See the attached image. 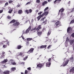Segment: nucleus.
<instances>
[{
  "label": "nucleus",
  "mask_w": 74,
  "mask_h": 74,
  "mask_svg": "<svg viewBox=\"0 0 74 74\" xmlns=\"http://www.w3.org/2000/svg\"><path fill=\"white\" fill-rule=\"evenodd\" d=\"M28 56H26L24 58V60H26L27 59Z\"/></svg>",
  "instance_id": "obj_40"
},
{
  "label": "nucleus",
  "mask_w": 74,
  "mask_h": 74,
  "mask_svg": "<svg viewBox=\"0 0 74 74\" xmlns=\"http://www.w3.org/2000/svg\"><path fill=\"white\" fill-rule=\"evenodd\" d=\"M51 47V45L47 47L48 49H49V48H50Z\"/></svg>",
  "instance_id": "obj_55"
},
{
  "label": "nucleus",
  "mask_w": 74,
  "mask_h": 74,
  "mask_svg": "<svg viewBox=\"0 0 74 74\" xmlns=\"http://www.w3.org/2000/svg\"><path fill=\"white\" fill-rule=\"evenodd\" d=\"M13 62V60H10L8 62V64L9 65H11L12 64V62Z\"/></svg>",
  "instance_id": "obj_12"
},
{
  "label": "nucleus",
  "mask_w": 74,
  "mask_h": 74,
  "mask_svg": "<svg viewBox=\"0 0 74 74\" xmlns=\"http://www.w3.org/2000/svg\"><path fill=\"white\" fill-rule=\"evenodd\" d=\"M6 47V45H3V48H5Z\"/></svg>",
  "instance_id": "obj_46"
},
{
  "label": "nucleus",
  "mask_w": 74,
  "mask_h": 74,
  "mask_svg": "<svg viewBox=\"0 0 74 74\" xmlns=\"http://www.w3.org/2000/svg\"><path fill=\"white\" fill-rule=\"evenodd\" d=\"M28 73L27 71V70H25V74H27Z\"/></svg>",
  "instance_id": "obj_47"
},
{
  "label": "nucleus",
  "mask_w": 74,
  "mask_h": 74,
  "mask_svg": "<svg viewBox=\"0 0 74 74\" xmlns=\"http://www.w3.org/2000/svg\"><path fill=\"white\" fill-rule=\"evenodd\" d=\"M43 48H46V47H47V45H43Z\"/></svg>",
  "instance_id": "obj_56"
},
{
  "label": "nucleus",
  "mask_w": 74,
  "mask_h": 74,
  "mask_svg": "<svg viewBox=\"0 0 74 74\" xmlns=\"http://www.w3.org/2000/svg\"><path fill=\"white\" fill-rule=\"evenodd\" d=\"M18 13L19 14H21L22 13V10H20L18 11Z\"/></svg>",
  "instance_id": "obj_27"
},
{
  "label": "nucleus",
  "mask_w": 74,
  "mask_h": 74,
  "mask_svg": "<svg viewBox=\"0 0 74 74\" xmlns=\"http://www.w3.org/2000/svg\"><path fill=\"white\" fill-rule=\"evenodd\" d=\"M35 12L36 13H37V12H38V10H36V11Z\"/></svg>",
  "instance_id": "obj_62"
},
{
  "label": "nucleus",
  "mask_w": 74,
  "mask_h": 74,
  "mask_svg": "<svg viewBox=\"0 0 74 74\" xmlns=\"http://www.w3.org/2000/svg\"><path fill=\"white\" fill-rule=\"evenodd\" d=\"M8 62V60L7 59H4L3 61L1 62V63L2 64H5V63H6L7 62Z\"/></svg>",
  "instance_id": "obj_10"
},
{
  "label": "nucleus",
  "mask_w": 74,
  "mask_h": 74,
  "mask_svg": "<svg viewBox=\"0 0 74 74\" xmlns=\"http://www.w3.org/2000/svg\"><path fill=\"white\" fill-rule=\"evenodd\" d=\"M25 12L27 14H28L29 13V10H25Z\"/></svg>",
  "instance_id": "obj_37"
},
{
  "label": "nucleus",
  "mask_w": 74,
  "mask_h": 74,
  "mask_svg": "<svg viewBox=\"0 0 74 74\" xmlns=\"http://www.w3.org/2000/svg\"><path fill=\"white\" fill-rule=\"evenodd\" d=\"M71 30H72L71 28L70 27H69L68 28V29L67 30V32L68 33H69V32L70 33V32H71Z\"/></svg>",
  "instance_id": "obj_13"
},
{
  "label": "nucleus",
  "mask_w": 74,
  "mask_h": 74,
  "mask_svg": "<svg viewBox=\"0 0 74 74\" xmlns=\"http://www.w3.org/2000/svg\"><path fill=\"white\" fill-rule=\"evenodd\" d=\"M30 3H31V2H29L28 3H27L26 4V5H29V4H30Z\"/></svg>",
  "instance_id": "obj_50"
},
{
  "label": "nucleus",
  "mask_w": 74,
  "mask_h": 74,
  "mask_svg": "<svg viewBox=\"0 0 74 74\" xmlns=\"http://www.w3.org/2000/svg\"><path fill=\"white\" fill-rule=\"evenodd\" d=\"M43 66V64H39L37 65V68H38L39 70H40Z\"/></svg>",
  "instance_id": "obj_3"
},
{
  "label": "nucleus",
  "mask_w": 74,
  "mask_h": 74,
  "mask_svg": "<svg viewBox=\"0 0 74 74\" xmlns=\"http://www.w3.org/2000/svg\"><path fill=\"white\" fill-rule=\"evenodd\" d=\"M45 16V15L44 14H43L41 15H40L39 16H38L37 17V19L38 21H39V20H40V18H41V17H42V16Z\"/></svg>",
  "instance_id": "obj_9"
},
{
  "label": "nucleus",
  "mask_w": 74,
  "mask_h": 74,
  "mask_svg": "<svg viewBox=\"0 0 74 74\" xmlns=\"http://www.w3.org/2000/svg\"><path fill=\"white\" fill-rule=\"evenodd\" d=\"M8 5V2H6L5 4V5Z\"/></svg>",
  "instance_id": "obj_61"
},
{
  "label": "nucleus",
  "mask_w": 74,
  "mask_h": 74,
  "mask_svg": "<svg viewBox=\"0 0 74 74\" xmlns=\"http://www.w3.org/2000/svg\"><path fill=\"white\" fill-rule=\"evenodd\" d=\"M3 12V10H0V14H1V13H2Z\"/></svg>",
  "instance_id": "obj_48"
},
{
  "label": "nucleus",
  "mask_w": 74,
  "mask_h": 74,
  "mask_svg": "<svg viewBox=\"0 0 74 74\" xmlns=\"http://www.w3.org/2000/svg\"><path fill=\"white\" fill-rule=\"evenodd\" d=\"M15 22V20H13L10 22V23H14V22Z\"/></svg>",
  "instance_id": "obj_34"
},
{
  "label": "nucleus",
  "mask_w": 74,
  "mask_h": 74,
  "mask_svg": "<svg viewBox=\"0 0 74 74\" xmlns=\"http://www.w3.org/2000/svg\"><path fill=\"white\" fill-rule=\"evenodd\" d=\"M27 69L28 70H29V71H31V68L30 67L27 68Z\"/></svg>",
  "instance_id": "obj_42"
},
{
  "label": "nucleus",
  "mask_w": 74,
  "mask_h": 74,
  "mask_svg": "<svg viewBox=\"0 0 74 74\" xmlns=\"http://www.w3.org/2000/svg\"><path fill=\"white\" fill-rule=\"evenodd\" d=\"M42 13V12H40L38 13V15H40Z\"/></svg>",
  "instance_id": "obj_43"
},
{
  "label": "nucleus",
  "mask_w": 74,
  "mask_h": 74,
  "mask_svg": "<svg viewBox=\"0 0 74 74\" xmlns=\"http://www.w3.org/2000/svg\"><path fill=\"white\" fill-rule=\"evenodd\" d=\"M16 64V63H15V62H14V60H13V61L12 62V65H15Z\"/></svg>",
  "instance_id": "obj_32"
},
{
  "label": "nucleus",
  "mask_w": 74,
  "mask_h": 74,
  "mask_svg": "<svg viewBox=\"0 0 74 74\" xmlns=\"http://www.w3.org/2000/svg\"><path fill=\"white\" fill-rule=\"evenodd\" d=\"M69 60H66V62H65V64H64V65H63V66H66L67 64H68V63H69Z\"/></svg>",
  "instance_id": "obj_15"
},
{
  "label": "nucleus",
  "mask_w": 74,
  "mask_h": 74,
  "mask_svg": "<svg viewBox=\"0 0 74 74\" xmlns=\"http://www.w3.org/2000/svg\"><path fill=\"white\" fill-rule=\"evenodd\" d=\"M19 55L21 56H22V55H23V53H19Z\"/></svg>",
  "instance_id": "obj_44"
},
{
  "label": "nucleus",
  "mask_w": 74,
  "mask_h": 74,
  "mask_svg": "<svg viewBox=\"0 0 74 74\" xmlns=\"http://www.w3.org/2000/svg\"><path fill=\"white\" fill-rule=\"evenodd\" d=\"M70 61L73 62V57H71L70 58Z\"/></svg>",
  "instance_id": "obj_33"
},
{
  "label": "nucleus",
  "mask_w": 74,
  "mask_h": 74,
  "mask_svg": "<svg viewBox=\"0 0 74 74\" xmlns=\"http://www.w3.org/2000/svg\"><path fill=\"white\" fill-rule=\"evenodd\" d=\"M74 11V7L70 11V12H73Z\"/></svg>",
  "instance_id": "obj_38"
},
{
  "label": "nucleus",
  "mask_w": 74,
  "mask_h": 74,
  "mask_svg": "<svg viewBox=\"0 0 74 74\" xmlns=\"http://www.w3.org/2000/svg\"><path fill=\"white\" fill-rule=\"evenodd\" d=\"M71 18H73V19H74V18H73L74 17V16L73 15H71L70 16Z\"/></svg>",
  "instance_id": "obj_52"
},
{
  "label": "nucleus",
  "mask_w": 74,
  "mask_h": 74,
  "mask_svg": "<svg viewBox=\"0 0 74 74\" xmlns=\"http://www.w3.org/2000/svg\"><path fill=\"white\" fill-rule=\"evenodd\" d=\"M47 3H48V2L45 1L42 3V5H44L45 4H47Z\"/></svg>",
  "instance_id": "obj_24"
},
{
  "label": "nucleus",
  "mask_w": 74,
  "mask_h": 74,
  "mask_svg": "<svg viewBox=\"0 0 74 74\" xmlns=\"http://www.w3.org/2000/svg\"><path fill=\"white\" fill-rule=\"evenodd\" d=\"M19 23L18 22L15 23H14V25L16 26H19Z\"/></svg>",
  "instance_id": "obj_17"
},
{
  "label": "nucleus",
  "mask_w": 74,
  "mask_h": 74,
  "mask_svg": "<svg viewBox=\"0 0 74 74\" xmlns=\"http://www.w3.org/2000/svg\"><path fill=\"white\" fill-rule=\"evenodd\" d=\"M49 62H51V58H49L48 60Z\"/></svg>",
  "instance_id": "obj_53"
},
{
  "label": "nucleus",
  "mask_w": 74,
  "mask_h": 74,
  "mask_svg": "<svg viewBox=\"0 0 74 74\" xmlns=\"http://www.w3.org/2000/svg\"><path fill=\"white\" fill-rule=\"evenodd\" d=\"M72 71L73 73L74 72V67L72 68L70 70V72H71Z\"/></svg>",
  "instance_id": "obj_29"
},
{
  "label": "nucleus",
  "mask_w": 74,
  "mask_h": 74,
  "mask_svg": "<svg viewBox=\"0 0 74 74\" xmlns=\"http://www.w3.org/2000/svg\"><path fill=\"white\" fill-rule=\"evenodd\" d=\"M31 29V27L30 26L27 29L25 32V34H27L28 33H29V32L30 31V30Z\"/></svg>",
  "instance_id": "obj_7"
},
{
  "label": "nucleus",
  "mask_w": 74,
  "mask_h": 74,
  "mask_svg": "<svg viewBox=\"0 0 74 74\" xmlns=\"http://www.w3.org/2000/svg\"><path fill=\"white\" fill-rule=\"evenodd\" d=\"M40 29H41V25H39L38 26V27L37 28L35 27L32 29L31 30V32L32 33H34V32H35V31H34L35 30H37V31H38Z\"/></svg>",
  "instance_id": "obj_1"
},
{
  "label": "nucleus",
  "mask_w": 74,
  "mask_h": 74,
  "mask_svg": "<svg viewBox=\"0 0 74 74\" xmlns=\"http://www.w3.org/2000/svg\"><path fill=\"white\" fill-rule=\"evenodd\" d=\"M22 34H26V31L25 30V29H24L22 31Z\"/></svg>",
  "instance_id": "obj_26"
},
{
  "label": "nucleus",
  "mask_w": 74,
  "mask_h": 74,
  "mask_svg": "<svg viewBox=\"0 0 74 74\" xmlns=\"http://www.w3.org/2000/svg\"><path fill=\"white\" fill-rule=\"evenodd\" d=\"M38 34L39 36V37H40L41 34H42V32H38L37 33Z\"/></svg>",
  "instance_id": "obj_23"
},
{
  "label": "nucleus",
  "mask_w": 74,
  "mask_h": 74,
  "mask_svg": "<svg viewBox=\"0 0 74 74\" xmlns=\"http://www.w3.org/2000/svg\"><path fill=\"white\" fill-rule=\"evenodd\" d=\"M59 24H60V22H59V21H57V22L55 24V25L56 26H59Z\"/></svg>",
  "instance_id": "obj_16"
},
{
  "label": "nucleus",
  "mask_w": 74,
  "mask_h": 74,
  "mask_svg": "<svg viewBox=\"0 0 74 74\" xmlns=\"http://www.w3.org/2000/svg\"><path fill=\"white\" fill-rule=\"evenodd\" d=\"M32 40V38H27V41H31V40Z\"/></svg>",
  "instance_id": "obj_31"
},
{
  "label": "nucleus",
  "mask_w": 74,
  "mask_h": 74,
  "mask_svg": "<svg viewBox=\"0 0 74 74\" xmlns=\"http://www.w3.org/2000/svg\"><path fill=\"white\" fill-rule=\"evenodd\" d=\"M74 39H73V40H71L70 41V45H72L73 43L74 42Z\"/></svg>",
  "instance_id": "obj_20"
},
{
  "label": "nucleus",
  "mask_w": 74,
  "mask_h": 74,
  "mask_svg": "<svg viewBox=\"0 0 74 74\" xmlns=\"http://www.w3.org/2000/svg\"><path fill=\"white\" fill-rule=\"evenodd\" d=\"M71 36L72 37H74V33H73L71 35Z\"/></svg>",
  "instance_id": "obj_51"
},
{
  "label": "nucleus",
  "mask_w": 74,
  "mask_h": 74,
  "mask_svg": "<svg viewBox=\"0 0 74 74\" xmlns=\"http://www.w3.org/2000/svg\"><path fill=\"white\" fill-rule=\"evenodd\" d=\"M52 1V0H48V2H50V1Z\"/></svg>",
  "instance_id": "obj_64"
},
{
  "label": "nucleus",
  "mask_w": 74,
  "mask_h": 74,
  "mask_svg": "<svg viewBox=\"0 0 74 74\" xmlns=\"http://www.w3.org/2000/svg\"><path fill=\"white\" fill-rule=\"evenodd\" d=\"M74 23V20H72L70 23V24H71L72 23Z\"/></svg>",
  "instance_id": "obj_35"
},
{
  "label": "nucleus",
  "mask_w": 74,
  "mask_h": 74,
  "mask_svg": "<svg viewBox=\"0 0 74 74\" xmlns=\"http://www.w3.org/2000/svg\"><path fill=\"white\" fill-rule=\"evenodd\" d=\"M29 42H27L26 43V44L27 45H29Z\"/></svg>",
  "instance_id": "obj_57"
},
{
  "label": "nucleus",
  "mask_w": 74,
  "mask_h": 74,
  "mask_svg": "<svg viewBox=\"0 0 74 74\" xmlns=\"http://www.w3.org/2000/svg\"><path fill=\"white\" fill-rule=\"evenodd\" d=\"M40 49L43 48V45H42V46H40Z\"/></svg>",
  "instance_id": "obj_58"
},
{
  "label": "nucleus",
  "mask_w": 74,
  "mask_h": 74,
  "mask_svg": "<svg viewBox=\"0 0 74 74\" xmlns=\"http://www.w3.org/2000/svg\"><path fill=\"white\" fill-rule=\"evenodd\" d=\"M13 2V1L12 0H10L9 1V3H11Z\"/></svg>",
  "instance_id": "obj_45"
},
{
  "label": "nucleus",
  "mask_w": 74,
  "mask_h": 74,
  "mask_svg": "<svg viewBox=\"0 0 74 74\" xmlns=\"http://www.w3.org/2000/svg\"><path fill=\"white\" fill-rule=\"evenodd\" d=\"M61 0H56L54 1V3L55 4L56 3H60Z\"/></svg>",
  "instance_id": "obj_14"
},
{
  "label": "nucleus",
  "mask_w": 74,
  "mask_h": 74,
  "mask_svg": "<svg viewBox=\"0 0 74 74\" xmlns=\"http://www.w3.org/2000/svg\"><path fill=\"white\" fill-rule=\"evenodd\" d=\"M29 13H31V12H32V10L31 9H30L29 10Z\"/></svg>",
  "instance_id": "obj_60"
},
{
  "label": "nucleus",
  "mask_w": 74,
  "mask_h": 74,
  "mask_svg": "<svg viewBox=\"0 0 74 74\" xmlns=\"http://www.w3.org/2000/svg\"><path fill=\"white\" fill-rule=\"evenodd\" d=\"M69 42V38L67 37L66 38V41L65 42V45L66 47H69V46H68V43Z\"/></svg>",
  "instance_id": "obj_4"
},
{
  "label": "nucleus",
  "mask_w": 74,
  "mask_h": 74,
  "mask_svg": "<svg viewBox=\"0 0 74 74\" xmlns=\"http://www.w3.org/2000/svg\"><path fill=\"white\" fill-rule=\"evenodd\" d=\"M64 11V9L63 8L61 9L59 11V12H63Z\"/></svg>",
  "instance_id": "obj_19"
},
{
  "label": "nucleus",
  "mask_w": 74,
  "mask_h": 74,
  "mask_svg": "<svg viewBox=\"0 0 74 74\" xmlns=\"http://www.w3.org/2000/svg\"><path fill=\"white\" fill-rule=\"evenodd\" d=\"M48 7H47L44 10V13L43 14H44L45 15V16H46L48 15V12H47V10H48Z\"/></svg>",
  "instance_id": "obj_2"
},
{
  "label": "nucleus",
  "mask_w": 74,
  "mask_h": 74,
  "mask_svg": "<svg viewBox=\"0 0 74 74\" xmlns=\"http://www.w3.org/2000/svg\"><path fill=\"white\" fill-rule=\"evenodd\" d=\"M46 18L44 17L40 20L41 21H44V22H43V24H44V25H45V24H47V20Z\"/></svg>",
  "instance_id": "obj_5"
},
{
  "label": "nucleus",
  "mask_w": 74,
  "mask_h": 74,
  "mask_svg": "<svg viewBox=\"0 0 74 74\" xmlns=\"http://www.w3.org/2000/svg\"><path fill=\"white\" fill-rule=\"evenodd\" d=\"M2 53V54L0 57V59H3L4 58V56H5V53L4 51H3Z\"/></svg>",
  "instance_id": "obj_6"
},
{
  "label": "nucleus",
  "mask_w": 74,
  "mask_h": 74,
  "mask_svg": "<svg viewBox=\"0 0 74 74\" xmlns=\"http://www.w3.org/2000/svg\"><path fill=\"white\" fill-rule=\"evenodd\" d=\"M64 13H61V16H60V18H64Z\"/></svg>",
  "instance_id": "obj_18"
},
{
  "label": "nucleus",
  "mask_w": 74,
  "mask_h": 74,
  "mask_svg": "<svg viewBox=\"0 0 74 74\" xmlns=\"http://www.w3.org/2000/svg\"><path fill=\"white\" fill-rule=\"evenodd\" d=\"M7 18H8V19H11V17H10L9 16H8Z\"/></svg>",
  "instance_id": "obj_59"
},
{
  "label": "nucleus",
  "mask_w": 74,
  "mask_h": 74,
  "mask_svg": "<svg viewBox=\"0 0 74 74\" xmlns=\"http://www.w3.org/2000/svg\"><path fill=\"white\" fill-rule=\"evenodd\" d=\"M9 73H10V71H4L3 72V74H9Z\"/></svg>",
  "instance_id": "obj_22"
},
{
  "label": "nucleus",
  "mask_w": 74,
  "mask_h": 74,
  "mask_svg": "<svg viewBox=\"0 0 74 74\" xmlns=\"http://www.w3.org/2000/svg\"><path fill=\"white\" fill-rule=\"evenodd\" d=\"M51 62H47L46 64V67H49L51 66Z\"/></svg>",
  "instance_id": "obj_11"
},
{
  "label": "nucleus",
  "mask_w": 74,
  "mask_h": 74,
  "mask_svg": "<svg viewBox=\"0 0 74 74\" xmlns=\"http://www.w3.org/2000/svg\"><path fill=\"white\" fill-rule=\"evenodd\" d=\"M9 43H10V42L9 41H6L5 44H8V45H9Z\"/></svg>",
  "instance_id": "obj_39"
},
{
  "label": "nucleus",
  "mask_w": 74,
  "mask_h": 74,
  "mask_svg": "<svg viewBox=\"0 0 74 74\" xmlns=\"http://www.w3.org/2000/svg\"><path fill=\"white\" fill-rule=\"evenodd\" d=\"M23 46H21V45H18L17 46V49H21L22 47Z\"/></svg>",
  "instance_id": "obj_25"
},
{
  "label": "nucleus",
  "mask_w": 74,
  "mask_h": 74,
  "mask_svg": "<svg viewBox=\"0 0 74 74\" xmlns=\"http://www.w3.org/2000/svg\"><path fill=\"white\" fill-rule=\"evenodd\" d=\"M12 9H10L9 10V11L8 12L10 14H11V12H12Z\"/></svg>",
  "instance_id": "obj_30"
},
{
  "label": "nucleus",
  "mask_w": 74,
  "mask_h": 74,
  "mask_svg": "<svg viewBox=\"0 0 74 74\" xmlns=\"http://www.w3.org/2000/svg\"><path fill=\"white\" fill-rule=\"evenodd\" d=\"M15 70H16V68L15 67H13L11 69V70L12 71H14Z\"/></svg>",
  "instance_id": "obj_21"
},
{
  "label": "nucleus",
  "mask_w": 74,
  "mask_h": 74,
  "mask_svg": "<svg viewBox=\"0 0 74 74\" xmlns=\"http://www.w3.org/2000/svg\"><path fill=\"white\" fill-rule=\"evenodd\" d=\"M5 42L6 41H2L1 42H0V45H1V44H4V43H5Z\"/></svg>",
  "instance_id": "obj_28"
},
{
  "label": "nucleus",
  "mask_w": 74,
  "mask_h": 74,
  "mask_svg": "<svg viewBox=\"0 0 74 74\" xmlns=\"http://www.w3.org/2000/svg\"><path fill=\"white\" fill-rule=\"evenodd\" d=\"M8 52L9 54H11V51H8Z\"/></svg>",
  "instance_id": "obj_49"
},
{
  "label": "nucleus",
  "mask_w": 74,
  "mask_h": 74,
  "mask_svg": "<svg viewBox=\"0 0 74 74\" xmlns=\"http://www.w3.org/2000/svg\"><path fill=\"white\" fill-rule=\"evenodd\" d=\"M40 2V0H37L36 1V3H39Z\"/></svg>",
  "instance_id": "obj_41"
},
{
  "label": "nucleus",
  "mask_w": 74,
  "mask_h": 74,
  "mask_svg": "<svg viewBox=\"0 0 74 74\" xmlns=\"http://www.w3.org/2000/svg\"><path fill=\"white\" fill-rule=\"evenodd\" d=\"M50 34H51V31H49L47 34V36H49Z\"/></svg>",
  "instance_id": "obj_36"
},
{
  "label": "nucleus",
  "mask_w": 74,
  "mask_h": 74,
  "mask_svg": "<svg viewBox=\"0 0 74 74\" xmlns=\"http://www.w3.org/2000/svg\"><path fill=\"white\" fill-rule=\"evenodd\" d=\"M45 31H46V29H45V28H44L43 29V31L45 32Z\"/></svg>",
  "instance_id": "obj_54"
},
{
  "label": "nucleus",
  "mask_w": 74,
  "mask_h": 74,
  "mask_svg": "<svg viewBox=\"0 0 74 74\" xmlns=\"http://www.w3.org/2000/svg\"><path fill=\"white\" fill-rule=\"evenodd\" d=\"M21 37L23 40H25V38L23 36H22Z\"/></svg>",
  "instance_id": "obj_63"
},
{
  "label": "nucleus",
  "mask_w": 74,
  "mask_h": 74,
  "mask_svg": "<svg viewBox=\"0 0 74 74\" xmlns=\"http://www.w3.org/2000/svg\"><path fill=\"white\" fill-rule=\"evenodd\" d=\"M34 50V49L33 48H31L30 49V50H29L28 52H27V53H28L30 54V53H32V52H33Z\"/></svg>",
  "instance_id": "obj_8"
}]
</instances>
